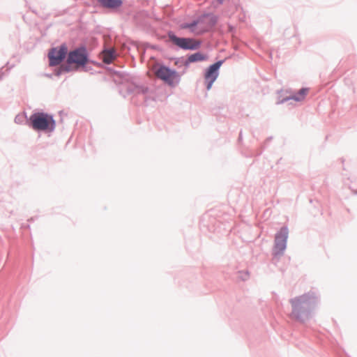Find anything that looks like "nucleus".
I'll list each match as a JSON object with an SVG mask.
<instances>
[{
    "mask_svg": "<svg viewBox=\"0 0 357 357\" xmlns=\"http://www.w3.org/2000/svg\"><path fill=\"white\" fill-rule=\"evenodd\" d=\"M215 19L210 15L199 17L192 23H185L181 24L183 29H189L190 32L195 35H199L211 29L215 23Z\"/></svg>",
    "mask_w": 357,
    "mask_h": 357,
    "instance_id": "obj_2",
    "label": "nucleus"
},
{
    "mask_svg": "<svg viewBox=\"0 0 357 357\" xmlns=\"http://www.w3.org/2000/svg\"><path fill=\"white\" fill-rule=\"evenodd\" d=\"M98 1L104 6L107 8H117L122 3L121 0H98Z\"/></svg>",
    "mask_w": 357,
    "mask_h": 357,
    "instance_id": "obj_12",
    "label": "nucleus"
},
{
    "mask_svg": "<svg viewBox=\"0 0 357 357\" xmlns=\"http://www.w3.org/2000/svg\"><path fill=\"white\" fill-rule=\"evenodd\" d=\"M31 127L35 130L52 131L55 128V121L52 116L38 112L30 116Z\"/></svg>",
    "mask_w": 357,
    "mask_h": 357,
    "instance_id": "obj_3",
    "label": "nucleus"
},
{
    "mask_svg": "<svg viewBox=\"0 0 357 357\" xmlns=\"http://www.w3.org/2000/svg\"><path fill=\"white\" fill-rule=\"evenodd\" d=\"M288 236L287 228H282L275 237V250L277 254L282 253L286 248V243Z\"/></svg>",
    "mask_w": 357,
    "mask_h": 357,
    "instance_id": "obj_9",
    "label": "nucleus"
},
{
    "mask_svg": "<svg viewBox=\"0 0 357 357\" xmlns=\"http://www.w3.org/2000/svg\"><path fill=\"white\" fill-rule=\"evenodd\" d=\"M66 71L77 70L84 68L89 62V54L85 47H81L70 51L67 56Z\"/></svg>",
    "mask_w": 357,
    "mask_h": 357,
    "instance_id": "obj_1",
    "label": "nucleus"
},
{
    "mask_svg": "<svg viewBox=\"0 0 357 357\" xmlns=\"http://www.w3.org/2000/svg\"><path fill=\"white\" fill-rule=\"evenodd\" d=\"M220 1H222V0H219Z\"/></svg>",
    "mask_w": 357,
    "mask_h": 357,
    "instance_id": "obj_14",
    "label": "nucleus"
},
{
    "mask_svg": "<svg viewBox=\"0 0 357 357\" xmlns=\"http://www.w3.org/2000/svg\"><path fill=\"white\" fill-rule=\"evenodd\" d=\"M205 59H206V56L200 52H197L193 54H191L188 57L189 62L201 61H204Z\"/></svg>",
    "mask_w": 357,
    "mask_h": 357,
    "instance_id": "obj_13",
    "label": "nucleus"
},
{
    "mask_svg": "<svg viewBox=\"0 0 357 357\" xmlns=\"http://www.w3.org/2000/svg\"><path fill=\"white\" fill-rule=\"evenodd\" d=\"M310 301L311 298L308 295H303L291 300L292 305L291 317L293 319H298L305 307L310 303Z\"/></svg>",
    "mask_w": 357,
    "mask_h": 357,
    "instance_id": "obj_5",
    "label": "nucleus"
},
{
    "mask_svg": "<svg viewBox=\"0 0 357 357\" xmlns=\"http://www.w3.org/2000/svg\"><path fill=\"white\" fill-rule=\"evenodd\" d=\"M309 92L308 88H303L301 89L296 94L291 96L289 99L296 100V101H303L305 100L306 96Z\"/></svg>",
    "mask_w": 357,
    "mask_h": 357,
    "instance_id": "obj_10",
    "label": "nucleus"
},
{
    "mask_svg": "<svg viewBox=\"0 0 357 357\" xmlns=\"http://www.w3.org/2000/svg\"><path fill=\"white\" fill-rule=\"evenodd\" d=\"M154 73L158 79H162L169 85H174L178 82V73L175 70H172L165 66H155L154 68Z\"/></svg>",
    "mask_w": 357,
    "mask_h": 357,
    "instance_id": "obj_4",
    "label": "nucleus"
},
{
    "mask_svg": "<svg viewBox=\"0 0 357 357\" xmlns=\"http://www.w3.org/2000/svg\"><path fill=\"white\" fill-rule=\"evenodd\" d=\"M222 63V61H218L211 65L206 70L205 74V82L208 90L211 89L213 83L217 79L218 76V69L221 66Z\"/></svg>",
    "mask_w": 357,
    "mask_h": 357,
    "instance_id": "obj_8",
    "label": "nucleus"
},
{
    "mask_svg": "<svg viewBox=\"0 0 357 357\" xmlns=\"http://www.w3.org/2000/svg\"><path fill=\"white\" fill-rule=\"evenodd\" d=\"M169 38L174 45L183 50H196L200 46V42L193 38H178L173 33H169Z\"/></svg>",
    "mask_w": 357,
    "mask_h": 357,
    "instance_id": "obj_6",
    "label": "nucleus"
},
{
    "mask_svg": "<svg viewBox=\"0 0 357 357\" xmlns=\"http://www.w3.org/2000/svg\"><path fill=\"white\" fill-rule=\"evenodd\" d=\"M68 52L66 45H61L57 48L52 49L48 54L50 65L52 66L59 65L65 58Z\"/></svg>",
    "mask_w": 357,
    "mask_h": 357,
    "instance_id": "obj_7",
    "label": "nucleus"
},
{
    "mask_svg": "<svg viewBox=\"0 0 357 357\" xmlns=\"http://www.w3.org/2000/svg\"><path fill=\"white\" fill-rule=\"evenodd\" d=\"M103 54V61L105 63H110L115 59V51L114 49H109L107 50H105L102 52Z\"/></svg>",
    "mask_w": 357,
    "mask_h": 357,
    "instance_id": "obj_11",
    "label": "nucleus"
}]
</instances>
